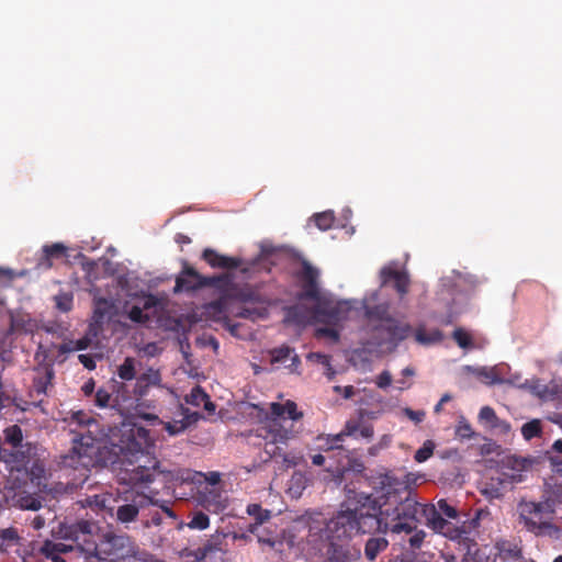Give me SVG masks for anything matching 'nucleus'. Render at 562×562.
I'll use <instances>...</instances> for the list:
<instances>
[{"instance_id":"9b49d317","label":"nucleus","mask_w":562,"mask_h":562,"mask_svg":"<svg viewBox=\"0 0 562 562\" xmlns=\"http://www.w3.org/2000/svg\"><path fill=\"white\" fill-rule=\"evenodd\" d=\"M95 438L90 431L79 432L72 438V447L70 453L65 457L64 463L69 467H77V464L87 468L94 451Z\"/></svg>"},{"instance_id":"37998d69","label":"nucleus","mask_w":562,"mask_h":562,"mask_svg":"<svg viewBox=\"0 0 562 562\" xmlns=\"http://www.w3.org/2000/svg\"><path fill=\"white\" fill-rule=\"evenodd\" d=\"M542 432L541 423L538 419L530 420L522 425L521 435L526 440L539 437Z\"/></svg>"},{"instance_id":"7ed1b4c3","label":"nucleus","mask_w":562,"mask_h":562,"mask_svg":"<svg viewBox=\"0 0 562 562\" xmlns=\"http://www.w3.org/2000/svg\"><path fill=\"white\" fill-rule=\"evenodd\" d=\"M97 530L94 522L82 519L70 525L61 524L58 535L64 540H74L87 558H97L99 561L123 559L135 553V546L130 537L108 532L98 543Z\"/></svg>"},{"instance_id":"a18cd8bd","label":"nucleus","mask_w":562,"mask_h":562,"mask_svg":"<svg viewBox=\"0 0 562 562\" xmlns=\"http://www.w3.org/2000/svg\"><path fill=\"white\" fill-rule=\"evenodd\" d=\"M220 550V542L214 539L207 540L203 546L195 550V558L204 560L209 554Z\"/></svg>"},{"instance_id":"6e6552de","label":"nucleus","mask_w":562,"mask_h":562,"mask_svg":"<svg viewBox=\"0 0 562 562\" xmlns=\"http://www.w3.org/2000/svg\"><path fill=\"white\" fill-rule=\"evenodd\" d=\"M321 544L315 547L327 562H357L361 557L360 548L350 540L335 539L319 535Z\"/></svg>"},{"instance_id":"1a4fd4ad","label":"nucleus","mask_w":562,"mask_h":562,"mask_svg":"<svg viewBox=\"0 0 562 562\" xmlns=\"http://www.w3.org/2000/svg\"><path fill=\"white\" fill-rule=\"evenodd\" d=\"M373 329L386 335L384 338L375 336L376 345L379 347H386L390 351H394L402 341L413 335V326L395 317L387 319L386 324H379L374 326Z\"/></svg>"},{"instance_id":"6ab92c4d","label":"nucleus","mask_w":562,"mask_h":562,"mask_svg":"<svg viewBox=\"0 0 562 562\" xmlns=\"http://www.w3.org/2000/svg\"><path fill=\"white\" fill-rule=\"evenodd\" d=\"M161 373L158 369L148 368L145 372L136 378L134 385L135 394L139 400L148 394L150 387L161 386Z\"/></svg>"},{"instance_id":"9d476101","label":"nucleus","mask_w":562,"mask_h":562,"mask_svg":"<svg viewBox=\"0 0 562 562\" xmlns=\"http://www.w3.org/2000/svg\"><path fill=\"white\" fill-rule=\"evenodd\" d=\"M422 515L426 519V525L430 527L434 531L442 533L448 528L453 526L450 521L443 518L454 519L458 516L457 509L448 504L446 499H440L437 502V505H425L422 508Z\"/></svg>"},{"instance_id":"72a5a7b5","label":"nucleus","mask_w":562,"mask_h":562,"mask_svg":"<svg viewBox=\"0 0 562 562\" xmlns=\"http://www.w3.org/2000/svg\"><path fill=\"white\" fill-rule=\"evenodd\" d=\"M71 543H65V542H53V541H45L43 546V553L44 554H52V553H69L72 551H79L82 553V551L78 548L77 543L74 540H69Z\"/></svg>"},{"instance_id":"bf43d9fd","label":"nucleus","mask_w":562,"mask_h":562,"mask_svg":"<svg viewBox=\"0 0 562 562\" xmlns=\"http://www.w3.org/2000/svg\"><path fill=\"white\" fill-rule=\"evenodd\" d=\"M426 532L424 530H417V528L412 532V536L408 539V543L412 549H419L425 540Z\"/></svg>"},{"instance_id":"8fccbe9b","label":"nucleus","mask_w":562,"mask_h":562,"mask_svg":"<svg viewBox=\"0 0 562 562\" xmlns=\"http://www.w3.org/2000/svg\"><path fill=\"white\" fill-rule=\"evenodd\" d=\"M210 526V518L203 512H198L193 515L192 519L189 521L188 527L191 529H200L204 530Z\"/></svg>"},{"instance_id":"c85d7f7f","label":"nucleus","mask_w":562,"mask_h":562,"mask_svg":"<svg viewBox=\"0 0 562 562\" xmlns=\"http://www.w3.org/2000/svg\"><path fill=\"white\" fill-rule=\"evenodd\" d=\"M190 270H195L188 265L184 266L181 274L176 279L175 292L179 291H195L200 289V280L191 277Z\"/></svg>"},{"instance_id":"f704fd0d","label":"nucleus","mask_w":562,"mask_h":562,"mask_svg":"<svg viewBox=\"0 0 562 562\" xmlns=\"http://www.w3.org/2000/svg\"><path fill=\"white\" fill-rule=\"evenodd\" d=\"M55 350V344L45 345L40 342L34 355V359L40 363H53L56 361L53 351Z\"/></svg>"},{"instance_id":"0e129e2a","label":"nucleus","mask_w":562,"mask_h":562,"mask_svg":"<svg viewBox=\"0 0 562 562\" xmlns=\"http://www.w3.org/2000/svg\"><path fill=\"white\" fill-rule=\"evenodd\" d=\"M186 424L183 422L167 423L165 426L166 431L171 435H178L184 431Z\"/></svg>"},{"instance_id":"a211bd4d","label":"nucleus","mask_w":562,"mask_h":562,"mask_svg":"<svg viewBox=\"0 0 562 562\" xmlns=\"http://www.w3.org/2000/svg\"><path fill=\"white\" fill-rule=\"evenodd\" d=\"M222 281H218L215 289L220 292L221 296L234 297L240 302H250L254 300L255 294L250 291L239 289L228 273L218 274Z\"/></svg>"},{"instance_id":"20e7f679","label":"nucleus","mask_w":562,"mask_h":562,"mask_svg":"<svg viewBox=\"0 0 562 562\" xmlns=\"http://www.w3.org/2000/svg\"><path fill=\"white\" fill-rule=\"evenodd\" d=\"M149 443V431L143 427L131 429L128 442L121 450L127 462L122 480L133 486H147L159 475L167 476L169 471L160 468V462L146 450Z\"/></svg>"},{"instance_id":"3c124183","label":"nucleus","mask_w":562,"mask_h":562,"mask_svg":"<svg viewBox=\"0 0 562 562\" xmlns=\"http://www.w3.org/2000/svg\"><path fill=\"white\" fill-rule=\"evenodd\" d=\"M56 307L61 312H69L72 308L74 295L63 292L55 296Z\"/></svg>"},{"instance_id":"680f3d73","label":"nucleus","mask_w":562,"mask_h":562,"mask_svg":"<svg viewBox=\"0 0 562 562\" xmlns=\"http://www.w3.org/2000/svg\"><path fill=\"white\" fill-rule=\"evenodd\" d=\"M55 349L58 351V355L55 357V360L58 362H64L66 358H60L61 356L74 351L72 341L64 342L60 345H55Z\"/></svg>"},{"instance_id":"4d7b16f0","label":"nucleus","mask_w":562,"mask_h":562,"mask_svg":"<svg viewBox=\"0 0 562 562\" xmlns=\"http://www.w3.org/2000/svg\"><path fill=\"white\" fill-rule=\"evenodd\" d=\"M236 316L255 321L259 317L263 316V312L256 307H241L237 313Z\"/></svg>"},{"instance_id":"aec40b11","label":"nucleus","mask_w":562,"mask_h":562,"mask_svg":"<svg viewBox=\"0 0 562 562\" xmlns=\"http://www.w3.org/2000/svg\"><path fill=\"white\" fill-rule=\"evenodd\" d=\"M114 502L115 499L113 498L112 494L102 492L93 495H86L79 501V504L82 507H89L95 512L112 514L114 509Z\"/></svg>"},{"instance_id":"58836bf2","label":"nucleus","mask_w":562,"mask_h":562,"mask_svg":"<svg viewBox=\"0 0 562 562\" xmlns=\"http://www.w3.org/2000/svg\"><path fill=\"white\" fill-rule=\"evenodd\" d=\"M0 461L7 464H23L26 461L24 452L13 449H7L0 447Z\"/></svg>"},{"instance_id":"b1692460","label":"nucleus","mask_w":562,"mask_h":562,"mask_svg":"<svg viewBox=\"0 0 562 562\" xmlns=\"http://www.w3.org/2000/svg\"><path fill=\"white\" fill-rule=\"evenodd\" d=\"M67 247L61 243H55L52 245H44L42 248V256L38 259L37 266L40 268L49 269L53 267L54 259H60L66 257Z\"/></svg>"},{"instance_id":"4468645a","label":"nucleus","mask_w":562,"mask_h":562,"mask_svg":"<svg viewBox=\"0 0 562 562\" xmlns=\"http://www.w3.org/2000/svg\"><path fill=\"white\" fill-rule=\"evenodd\" d=\"M295 278L301 282L302 293L300 299L321 301V292L318 288L319 271L313 267L307 260L302 261V268L295 272Z\"/></svg>"},{"instance_id":"dca6fc26","label":"nucleus","mask_w":562,"mask_h":562,"mask_svg":"<svg viewBox=\"0 0 562 562\" xmlns=\"http://www.w3.org/2000/svg\"><path fill=\"white\" fill-rule=\"evenodd\" d=\"M149 505H157V501H154L151 496L144 493H136L133 495L131 503L117 507L116 518L123 524L134 521L138 516L139 509Z\"/></svg>"},{"instance_id":"7c9ffc66","label":"nucleus","mask_w":562,"mask_h":562,"mask_svg":"<svg viewBox=\"0 0 562 562\" xmlns=\"http://www.w3.org/2000/svg\"><path fill=\"white\" fill-rule=\"evenodd\" d=\"M284 321L297 326H304L310 321V312L306 307L301 305L290 306L286 308Z\"/></svg>"},{"instance_id":"f257e3e1","label":"nucleus","mask_w":562,"mask_h":562,"mask_svg":"<svg viewBox=\"0 0 562 562\" xmlns=\"http://www.w3.org/2000/svg\"><path fill=\"white\" fill-rule=\"evenodd\" d=\"M381 505L371 495L359 494L355 501L341 505V509L327 522L324 537L350 540L353 533H386L389 524L381 517Z\"/></svg>"},{"instance_id":"e433bc0d","label":"nucleus","mask_w":562,"mask_h":562,"mask_svg":"<svg viewBox=\"0 0 562 562\" xmlns=\"http://www.w3.org/2000/svg\"><path fill=\"white\" fill-rule=\"evenodd\" d=\"M113 387H111V380L103 387H100L95 393V405L99 407H111L113 408Z\"/></svg>"},{"instance_id":"2eb2a0df","label":"nucleus","mask_w":562,"mask_h":562,"mask_svg":"<svg viewBox=\"0 0 562 562\" xmlns=\"http://www.w3.org/2000/svg\"><path fill=\"white\" fill-rule=\"evenodd\" d=\"M111 387H113V409L117 411L122 416L131 414L132 409L136 407L139 401L138 395L135 394V389L132 391L130 386L115 379L111 380Z\"/></svg>"},{"instance_id":"a878e982","label":"nucleus","mask_w":562,"mask_h":562,"mask_svg":"<svg viewBox=\"0 0 562 562\" xmlns=\"http://www.w3.org/2000/svg\"><path fill=\"white\" fill-rule=\"evenodd\" d=\"M479 419L481 423L493 429L498 428L506 432L510 429V425L507 422L499 419L495 411L490 406H483L480 409Z\"/></svg>"},{"instance_id":"4be33fe9","label":"nucleus","mask_w":562,"mask_h":562,"mask_svg":"<svg viewBox=\"0 0 562 562\" xmlns=\"http://www.w3.org/2000/svg\"><path fill=\"white\" fill-rule=\"evenodd\" d=\"M382 282L386 283L390 280L394 281V288L401 297L408 293L411 280L406 272L394 270L391 268H383L381 270Z\"/></svg>"},{"instance_id":"f03ea898","label":"nucleus","mask_w":562,"mask_h":562,"mask_svg":"<svg viewBox=\"0 0 562 562\" xmlns=\"http://www.w3.org/2000/svg\"><path fill=\"white\" fill-rule=\"evenodd\" d=\"M302 418L303 413L291 400L270 404V411L265 413L260 426L255 430L256 437L263 440V450L269 458L280 457L284 462L296 465L285 453V449L289 441L296 437L294 423Z\"/></svg>"},{"instance_id":"473e14b6","label":"nucleus","mask_w":562,"mask_h":562,"mask_svg":"<svg viewBox=\"0 0 562 562\" xmlns=\"http://www.w3.org/2000/svg\"><path fill=\"white\" fill-rule=\"evenodd\" d=\"M366 317L371 322H380V324H386L387 319L393 316L389 313V306L386 304H378L373 306L364 307Z\"/></svg>"},{"instance_id":"338daca9","label":"nucleus","mask_w":562,"mask_h":562,"mask_svg":"<svg viewBox=\"0 0 562 562\" xmlns=\"http://www.w3.org/2000/svg\"><path fill=\"white\" fill-rule=\"evenodd\" d=\"M21 507L30 510H38L42 507V503L34 497H26L22 499Z\"/></svg>"},{"instance_id":"423d86ee","label":"nucleus","mask_w":562,"mask_h":562,"mask_svg":"<svg viewBox=\"0 0 562 562\" xmlns=\"http://www.w3.org/2000/svg\"><path fill=\"white\" fill-rule=\"evenodd\" d=\"M425 505L419 504L416 499L407 496L405 499L398 502L390 513V509H381V517L387 521V531L400 535H411L417 527L418 514H422V508Z\"/></svg>"},{"instance_id":"e2e57ef3","label":"nucleus","mask_w":562,"mask_h":562,"mask_svg":"<svg viewBox=\"0 0 562 562\" xmlns=\"http://www.w3.org/2000/svg\"><path fill=\"white\" fill-rule=\"evenodd\" d=\"M316 337H328L334 341H338L339 334L336 329L329 327H321L315 331Z\"/></svg>"},{"instance_id":"603ef678","label":"nucleus","mask_w":562,"mask_h":562,"mask_svg":"<svg viewBox=\"0 0 562 562\" xmlns=\"http://www.w3.org/2000/svg\"><path fill=\"white\" fill-rule=\"evenodd\" d=\"M474 435L470 423L464 418L460 417L456 427V436L461 439H470Z\"/></svg>"},{"instance_id":"4c0bfd02","label":"nucleus","mask_w":562,"mask_h":562,"mask_svg":"<svg viewBox=\"0 0 562 562\" xmlns=\"http://www.w3.org/2000/svg\"><path fill=\"white\" fill-rule=\"evenodd\" d=\"M531 462L525 458L512 457L504 464V470L508 473H520L525 479L524 472L530 467Z\"/></svg>"},{"instance_id":"69168bd1","label":"nucleus","mask_w":562,"mask_h":562,"mask_svg":"<svg viewBox=\"0 0 562 562\" xmlns=\"http://www.w3.org/2000/svg\"><path fill=\"white\" fill-rule=\"evenodd\" d=\"M1 538L5 546L9 544V542L15 541L19 539L18 532L14 528H7L2 529L0 531Z\"/></svg>"},{"instance_id":"c9c22d12","label":"nucleus","mask_w":562,"mask_h":562,"mask_svg":"<svg viewBox=\"0 0 562 562\" xmlns=\"http://www.w3.org/2000/svg\"><path fill=\"white\" fill-rule=\"evenodd\" d=\"M135 359L126 357L124 361L117 367L116 373L119 378L124 381H132L136 378Z\"/></svg>"},{"instance_id":"ea45409f","label":"nucleus","mask_w":562,"mask_h":562,"mask_svg":"<svg viewBox=\"0 0 562 562\" xmlns=\"http://www.w3.org/2000/svg\"><path fill=\"white\" fill-rule=\"evenodd\" d=\"M313 221L321 231H327L330 229L334 225L335 214L333 211L316 213L313 215Z\"/></svg>"},{"instance_id":"de8ad7c7","label":"nucleus","mask_w":562,"mask_h":562,"mask_svg":"<svg viewBox=\"0 0 562 562\" xmlns=\"http://www.w3.org/2000/svg\"><path fill=\"white\" fill-rule=\"evenodd\" d=\"M452 338L460 348L467 349L473 346L471 335L463 328H457L452 333Z\"/></svg>"},{"instance_id":"c756f323","label":"nucleus","mask_w":562,"mask_h":562,"mask_svg":"<svg viewBox=\"0 0 562 562\" xmlns=\"http://www.w3.org/2000/svg\"><path fill=\"white\" fill-rule=\"evenodd\" d=\"M342 442L344 440L339 432L336 435L321 434L315 437V445L317 450L324 452L335 449H342Z\"/></svg>"},{"instance_id":"ddd939ff","label":"nucleus","mask_w":562,"mask_h":562,"mask_svg":"<svg viewBox=\"0 0 562 562\" xmlns=\"http://www.w3.org/2000/svg\"><path fill=\"white\" fill-rule=\"evenodd\" d=\"M524 477L520 473H508L502 471L496 476L490 477L481 490L482 494L490 499L502 498L514 484L520 483Z\"/></svg>"},{"instance_id":"5fc2aeb1","label":"nucleus","mask_w":562,"mask_h":562,"mask_svg":"<svg viewBox=\"0 0 562 562\" xmlns=\"http://www.w3.org/2000/svg\"><path fill=\"white\" fill-rule=\"evenodd\" d=\"M189 273L191 277L198 278L200 280V289L203 288H214L218 281H222L218 276L213 277H204L200 274L196 270H190Z\"/></svg>"},{"instance_id":"864d4df0","label":"nucleus","mask_w":562,"mask_h":562,"mask_svg":"<svg viewBox=\"0 0 562 562\" xmlns=\"http://www.w3.org/2000/svg\"><path fill=\"white\" fill-rule=\"evenodd\" d=\"M477 376L486 384L501 383L502 379L494 369L482 368L477 370Z\"/></svg>"},{"instance_id":"774afa93","label":"nucleus","mask_w":562,"mask_h":562,"mask_svg":"<svg viewBox=\"0 0 562 562\" xmlns=\"http://www.w3.org/2000/svg\"><path fill=\"white\" fill-rule=\"evenodd\" d=\"M392 383V375L389 371L381 372L376 378V385L380 389H386Z\"/></svg>"},{"instance_id":"09e8293b","label":"nucleus","mask_w":562,"mask_h":562,"mask_svg":"<svg viewBox=\"0 0 562 562\" xmlns=\"http://www.w3.org/2000/svg\"><path fill=\"white\" fill-rule=\"evenodd\" d=\"M363 425L361 419H349L346 422L345 427L339 432L341 435L342 440L346 437L357 436L360 432V428Z\"/></svg>"},{"instance_id":"a19ab883","label":"nucleus","mask_w":562,"mask_h":562,"mask_svg":"<svg viewBox=\"0 0 562 562\" xmlns=\"http://www.w3.org/2000/svg\"><path fill=\"white\" fill-rule=\"evenodd\" d=\"M4 439L12 448H19L22 445L23 434L18 425L10 426L4 429Z\"/></svg>"},{"instance_id":"052dcab7","label":"nucleus","mask_w":562,"mask_h":562,"mask_svg":"<svg viewBox=\"0 0 562 562\" xmlns=\"http://www.w3.org/2000/svg\"><path fill=\"white\" fill-rule=\"evenodd\" d=\"M128 318L135 323H145L148 316L144 314L139 306L134 305L128 312Z\"/></svg>"},{"instance_id":"cd10ccee","label":"nucleus","mask_w":562,"mask_h":562,"mask_svg":"<svg viewBox=\"0 0 562 562\" xmlns=\"http://www.w3.org/2000/svg\"><path fill=\"white\" fill-rule=\"evenodd\" d=\"M415 341L423 346H429L432 344L440 342L443 339V334L439 329H434L429 333L426 331L424 325H419L416 329L413 328V335Z\"/></svg>"},{"instance_id":"f8f14e48","label":"nucleus","mask_w":562,"mask_h":562,"mask_svg":"<svg viewBox=\"0 0 562 562\" xmlns=\"http://www.w3.org/2000/svg\"><path fill=\"white\" fill-rule=\"evenodd\" d=\"M55 370L53 363H40L33 369L31 395L40 402L48 396L54 389Z\"/></svg>"},{"instance_id":"2f4dec72","label":"nucleus","mask_w":562,"mask_h":562,"mask_svg":"<svg viewBox=\"0 0 562 562\" xmlns=\"http://www.w3.org/2000/svg\"><path fill=\"white\" fill-rule=\"evenodd\" d=\"M247 513L256 520L255 524H251L248 528V531L251 533H256L259 526L271 517L270 512L268 509H263L259 504L248 505Z\"/></svg>"},{"instance_id":"5701e85b","label":"nucleus","mask_w":562,"mask_h":562,"mask_svg":"<svg viewBox=\"0 0 562 562\" xmlns=\"http://www.w3.org/2000/svg\"><path fill=\"white\" fill-rule=\"evenodd\" d=\"M271 363H286V360L290 359L291 363L285 367L290 369L291 372H295L301 364V360L296 353H294V349L283 345L281 347L274 348L270 351Z\"/></svg>"},{"instance_id":"13d9d810","label":"nucleus","mask_w":562,"mask_h":562,"mask_svg":"<svg viewBox=\"0 0 562 562\" xmlns=\"http://www.w3.org/2000/svg\"><path fill=\"white\" fill-rule=\"evenodd\" d=\"M228 300H234V297L221 296L209 303V310L213 311L216 314H223L226 310V304Z\"/></svg>"},{"instance_id":"79ce46f5","label":"nucleus","mask_w":562,"mask_h":562,"mask_svg":"<svg viewBox=\"0 0 562 562\" xmlns=\"http://www.w3.org/2000/svg\"><path fill=\"white\" fill-rule=\"evenodd\" d=\"M544 502L554 514L555 508L562 506V485L552 486Z\"/></svg>"},{"instance_id":"412c9836","label":"nucleus","mask_w":562,"mask_h":562,"mask_svg":"<svg viewBox=\"0 0 562 562\" xmlns=\"http://www.w3.org/2000/svg\"><path fill=\"white\" fill-rule=\"evenodd\" d=\"M202 259L212 268L218 269H237L241 265V259L218 254L212 248L203 250Z\"/></svg>"},{"instance_id":"f3484780","label":"nucleus","mask_w":562,"mask_h":562,"mask_svg":"<svg viewBox=\"0 0 562 562\" xmlns=\"http://www.w3.org/2000/svg\"><path fill=\"white\" fill-rule=\"evenodd\" d=\"M352 306L348 301H339L336 303L318 302L315 307V314L323 317L328 323L337 324L349 317Z\"/></svg>"},{"instance_id":"49530a36","label":"nucleus","mask_w":562,"mask_h":562,"mask_svg":"<svg viewBox=\"0 0 562 562\" xmlns=\"http://www.w3.org/2000/svg\"><path fill=\"white\" fill-rule=\"evenodd\" d=\"M435 443L431 440H426L423 446L415 452L414 459L416 462L422 463L427 461L434 453Z\"/></svg>"},{"instance_id":"393cba45","label":"nucleus","mask_w":562,"mask_h":562,"mask_svg":"<svg viewBox=\"0 0 562 562\" xmlns=\"http://www.w3.org/2000/svg\"><path fill=\"white\" fill-rule=\"evenodd\" d=\"M498 557L505 562H518L522 558L518 543L509 540H499L496 543Z\"/></svg>"},{"instance_id":"c03bdc74","label":"nucleus","mask_w":562,"mask_h":562,"mask_svg":"<svg viewBox=\"0 0 562 562\" xmlns=\"http://www.w3.org/2000/svg\"><path fill=\"white\" fill-rule=\"evenodd\" d=\"M207 393L199 385L194 386L189 394L186 395V402L190 405L200 407L203 401L207 400Z\"/></svg>"},{"instance_id":"39448f33","label":"nucleus","mask_w":562,"mask_h":562,"mask_svg":"<svg viewBox=\"0 0 562 562\" xmlns=\"http://www.w3.org/2000/svg\"><path fill=\"white\" fill-rule=\"evenodd\" d=\"M519 518L525 528L537 536H553L559 529L552 524L554 514L546 502H520Z\"/></svg>"},{"instance_id":"6e6d98bb","label":"nucleus","mask_w":562,"mask_h":562,"mask_svg":"<svg viewBox=\"0 0 562 562\" xmlns=\"http://www.w3.org/2000/svg\"><path fill=\"white\" fill-rule=\"evenodd\" d=\"M70 423L77 424L78 426H89L92 423H95L92 417H90L87 413L82 411L74 412L70 416Z\"/></svg>"},{"instance_id":"bb28decb","label":"nucleus","mask_w":562,"mask_h":562,"mask_svg":"<svg viewBox=\"0 0 562 562\" xmlns=\"http://www.w3.org/2000/svg\"><path fill=\"white\" fill-rule=\"evenodd\" d=\"M389 547V541L384 537H370L364 544V557L373 562L378 555L384 552Z\"/></svg>"},{"instance_id":"0eeeda50","label":"nucleus","mask_w":562,"mask_h":562,"mask_svg":"<svg viewBox=\"0 0 562 562\" xmlns=\"http://www.w3.org/2000/svg\"><path fill=\"white\" fill-rule=\"evenodd\" d=\"M477 519H471L461 526H451L442 532L450 540L456 541L461 551H463L464 562H476L475 554L479 552L477 537Z\"/></svg>"}]
</instances>
